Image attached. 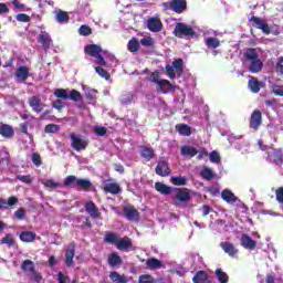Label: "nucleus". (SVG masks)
<instances>
[{
  "mask_svg": "<svg viewBox=\"0 0 283 283\" xmlns=\"http://www.w3.org/2000/svg\"><path fill=\"white\" fill-rule=\"evenodd\" d=\"M243 56L245 61H250L249 65V72L252 74H258L259 72H262V69L264 67V63L262 60H260V54L258 53L256 49L249 48L243 53Z\"/></svg>",
  "mask_w": 283,
  "mask_h": 283,
  "instance_id": "1",
  "label": "nucleus"
},
{
  "mask_svg": "<svg viewBox=\"0 0 283 283\" xmlns=\"http://www.w3.org/2000/svg\"><path fill=\"white\" fill-rule=\"evenodd\" d=\"M103 52V48L98 44H87L84 46V54L86 56H92V59H95L96 65H107V62L105 61V57L101 55Z\"/></svg>",
  "mask_w": 283,
  "mask_h": 283,
  "instance_id": "2",
  "label": "nucleus"
},
{
  "mask_svg": "<svg viewBox=\"0 0 283 283\" xmlns=\"http://www.w3.org/2000/svg\"><path fill=\"white\" fill-rule=\"evenodd\" d=\"M174 36L177 39H189L196 36V31L193 27L188 25L185 22H178L172 31Z\"/></svg>",
  "mask_w": 283,
  "mask_h": 283,
  "instance_id": "3",
  "label": "nucleus"
},
{
  "mask_svg": "<svg viewBox=\"0 0 283 283\" xmlns=\"http://www.w3.org/2000/svg\"><path fill=\"white\" fill-rule=\"evenodd\" d=\"M70 139L71 147L74 151H85L90 147V139L81 134L72 133Z\"/></svg>",
  "mask_w": 283,
  "mask_h": 283,
  "instance_id": "4",
  "label": "nucleus"
},
{
  "mask_svg": "<svg viewBox=\"0 0 283 283\" xmlns=\"http://www.w3.org/2000/svg\"><path fill=\"white\" fill-rule=\"evenodd\" d=\"M249 23L252 28H255V30H261L263 34H271V27L269 25V22H266V20L252 15L249 19Z\"/></svg>",
  "mask_w": 283,
  "mask_h": 283,
  "instance_id": "5",
  "label": "nucleus"
},
{
  "mask_svg": "<svg viewBox=\"0 0 283 283\" xmlns=\"http://www.w3.org/2000/svg\"><path fill=\"white\" fill-rule=\"evenodd\" d=\"M248 88L252 94H259L260 90H264L266 87V83L260 81L258 77L250 75L248 76Z\"/></svg>",
  "mask_w": 283,
  "mask_h": 283,
  "instance_id": "6",
  "label": "nucleus"
},
{
  "mask_svg": "<svg viewBox=\"0 0 283 283\" xmlns=\"http://www.w3.org/2000/svg\"><path fill=\"white\" fill-rule=\"evenodd\" d=\"M29 106L32 108V112H35L36 114H41L43 109L45 108V104L41 101L40 95H33L28 98Z\"/></svg>",
  "mask_w": 283,
  "mask_h": 283,
  "instance_id": "7",
  "label": "nucleus"
},
{
  "mask_svg": "<svg viewBox=\"0 0 283 283\" xmlns=\"http://www.w3.org/2000/svg\"><path fill=\"white\" fill-rule=\"evenodd\" d=\"M84 209L86 213H88V216L93 218V220H103V214L101 213V211H98V207H96V203H94V201H87L84 205Z\"/></svg>",
  "mask_w": 283,
  "mask_h": 283,
  "instance_id": "8",
  "label": "nucleus"
},
{
  "mask_svg": "<svg viewBox=\"0 0 283 283\" xmlns=\"http://www.w3.org/2000/svg\"><path fill=\"white\" fill-rule=\"evenodd\" d=\"M175 200L176 202H185L186 205L191 200V192L188 188H176L175 189Z\"/></svg>",
  "mask_w": 283,
  "mask_h": 283,
  "instance_id": "9",
  "label": "nucleus"
},
{
  "mask_svg": "<svg viewBox=\"0 0 283 283\" xmlns=\"http://www.w3.org/2000/svg\"><path fill=\"white\" fill-rule=\"evenodd\" d=\"M268 163H274L275 166L282 168L283 153L282 149H273L268 153Z\"/></svg>",
  "mask_w": 283,
  "mask_h": 283,
  "instance_id": "10",
  "label": "nucleus"
},
{
  "mask_svg": "<svg viewBox=\"0 0 283 283\" xmlns=\"http://www.w3.org/2000/svg\"><path fill=\"white\" fill-rule=\"evenodd\" d=\"M260 125H262V112L260 109H254L250 117V129L258 132Z\"/></svg>",
  "mask_w": 283,
  "mask_h": 283,
  "instance_id": "11",
  "label": "nucleus"
},
{
  "mask_svg": "<svg viewBox=\"0 0 283 283\" xmlns=\"http://www.w3.org/2000/svg\"><path fill=\"white\" fill-rule=\"evenodd\" d=\"M155 172L157 176H161V178H167V176H171V168H169V163L165 160H159L156 168Z\"/></svg>",
  "mask_w": 283,
  "mask_h": 283,
  "instance_id": "12",
  "label": "nucleus"
},
{
  "mask_svg": "<svg viewBox=\"0 0 283 283\" xmlns=\"http://www.w3.org/2000/svg\"><path fill=\"white\" fill-rule=\"evenodd\" d=\"M14 75H15V78L20 81V83H25V81L30 78V67H28L27 65L19 66L15 70Z\"/></svg>",
  "mask_w": 283,
  "mask_h": 283,
  "instance_id": "13",
  "label": "nucleus"
},
{
  "mask_svg": "<svg viewBox=\"0 0 283 283\" xmlns=\"http://www.w3.org/2000/svg\"><path fill=\"white\" fill-rule=\"evenodd\" d=\"M170 10L177 14H182L187 10V0H171Z\"/></svg>",
  "mask_w": 283,
  "mask_h": 283,
  "instance_id": "14",
  "label": "nucleus"
},
{
  "mask_svg": "<svg viewBox=\"0 0 283 283\" xmlns=\"http://www.w3.org/2000/svg\"><path fill=\"white\" fill-rule=\"evenodd\" d=\"M220 247L222 251H224V253H227L230 258H235V255H238L239 253V250L237 249V247L229 241L221 242Z\"/></svg>",
  "mask_w": 283,
  "mask_h": 283,
  "instance_id": "15",
  "label": "nucleus"
},
{
  "mask_svg": "<svg viewBox=\"0 0 283 283\" xmlns=\"http://www.w3.org/2000/svg\"><path fill=\"white\" fill-rule=\"evenodd\" d=\"M74 255H76V249L74 243H71L66 249L65 264L70 269L74 266Z\"/></svg>",
  "mask_w": 283,
  "mask_h": 283,
  "instance_id": "16",
  "label": "nucleus"
},
{
  "mask_svg": "<svg viewBox=\"0 0 283 283\" xmlns=\"http://www.w3.org/2000/svg\"><path fill=\"white\" fill-rule=\"evenodd\" d=\"M124 216L127 220H138L140 218V213L134 206H125L123 208Z\"/></svg>",
  "mask_w": 283,
  "mask_h": 283,
  "instance_id": "17",
  "label": "nucleus"
},
{
  "mask_svg": "<svg viewBox=\"0 0 283 283\" xmlns=\"http://www.w3.org/2000/svg\"><path fill=\"white\" fill-rule=\"evenodd\" d=\"M158 91L161 94H174V92H176V86H174V84H171V82L168 80H160Z\"/></svg>",
  "mask_w": 283,
  "mask_h": 283,
  "instance_id": "18",
  "label": "nucleus"
},
{
  "mask_svg": "<svg viewBox=\"0 0 283 283\" xmlns=\"http://www.w3.org/2000/svg\"><path fill=\"white\" fill-rule=\"evenodd\" d=\"M147 28L149 32H160L163 30V21L159 18H149Z\"/></svg>",
  "mask_w": 283,
  "mask_h": 283,
  "instance_id": "19",
  "label": "nucleus"
},
{
  "mask_svg": "<svg viewBox=\"0 0 283 283\" xmlns=\"http://www.w3.org/2000/svg\"><path fill=\"white\" fill-rule=\"evenodd\" d=\"M38 41L41 43L43 50H50V46L52 45V38L50 36V33L45 31H41Z\"/></svg>",
  "mask_w": 283,
  "mask_h": 283,
  "instance_id": "20",
  "label": "nucleus"
},
{
  "mask_svg": "<svg viewBox=\"0 0 283 283\" xmlns=\"http://www.w3.org/2000/svg\"><path fill=\"white\" fill-rule=\"evenodd\" d=\"M241 247H243V249H249L250 251H255L258 242H255V240H252L249 234H243L241 237Z\"/></svg>",
  "mask_w": 283,
  "mask_h": 283,
  "instance_id": "21",
  "label": "nucleus"
},
{
  "mask_svg": "<svg viewBox=\"0 0 283 283\" xmlns=\"http://www.w3.org/2000/svg\"><path fill=\"white\" fill-rule=\"evenodd\" d=\"M105 193H112L113 196H118L120 193V185L117 182H106L103 187Z\"/></svg>",
  "mask_w": 283,
  "mask_h": 283,
  "instance_id": "22",
  "label": "nucleus"
},
{
  "mask_svg": "<svg viewBox=\"0 0 283 283\" xmlns=\"http://www.w3.org/2000/svg\"><path fill=\"white\" fill-rule=\"evenodd\" d=\"M140 156L144 158V160L149 163V160H153V158H156V153L154 151V148L143 146L140 150Z\"/></svg>",
  "mask_w": 283,
  "mask_h": 283,
  "instance_id": "23",
  "label": "nucleus"
},
{
  "mask_svg": "<svg viewBox=\"0 0 283 283\" xmlns=\"http://www.w3.org/2000/svg\"><path fill=\"white\" fill-rule=\"evenodd\" d=\"M155 189H156V191H158V192L161 193L163 196H169V195H171L172 191H174V188H172V187L167 186V185H165V184H163V182H160V181H157V182L155 184Z\"/></svg>",
  "mask_w": 283,
  "mask_h": 283,
  "instance_id": "24",
  "label": "nucleus"
},
{
  "mask_svg": "<svg viewBox=\"0 0 283 283\" xmlns=\"http://www.w3.org/2000/svg\"><path fill=\"white\" fill-rule=\"evenodd\" d=\"M108 265L114 269L116 266H120V264H123V259L120 258V255H118L116 252H113L108 255V260H107Z\"/></svg>",
  "mask_w": 283,
  "mask_h": 283,
  "instance_id": "25",
  "label": "nucleus"
},
{
  "mask_svg": "<svg viewBox=\"0 0 283 283\" xmlns=\"http://www.w3.org/2000/svg\"><path fill=\"white\" fill-rule=\"evenodd\" d=\"M108 277L113 283H128L129 282V280L127 279V276L125 274H120V273L114 272V271L108 274Z\"/></svg>",
  "mask_w": 283,
  "mask_h": 283,
  "instance_id": "26",
  "label": "nucleus"
},
{
  "mask_svg": "<svg viewBox=\"0 0 283 283\" xmlns=\"http://www.w3.org/2000/svg\"><path fill=\"white\" fill-rule=\"evenodd\" d=\"M0 135H2L3 138H13L14 137V128L8 124H2L0 126Z\"/></svg>",
  "mask_w": 283,
  "mask_h": 283,
  "instance_id": "27",
  "label": "nucleus"
},
{
  "mask_svg": "<svg viewBox=\"0 0 283 283\" xmlns=\"http://www.w3.org/2000/svg\"><path fill=\"white\" fill-rule=\"evenodd\" d=\"M209 280V274L207 271H197L192 277L193 283H206Z\"/></svg>",
  "mask_w": 283,
  "mask_h": 283,
  "instance_id": "28",
  "label": "nucleus"
},
{
  "mask_svg": "<svg viewBox=\"0 0 283 283\" xmlns=\"http://www.w3.org/2000/svg\"><path fill=\"white\" fill-rule=\"evenodd\" d=\"M133 243H132V239L126 238V239H119L117 241L116 248L118 249V251H127L128 249H132Z\"/></svg>",
  "mask_w": 283,
  "mask_h": 283,
  "instance_id": "29",
  "label": "nucleus"
},
{
  "mask_svg": "<svg viewBox=\"0 0 283 283\" xmlns=\"http://www.w3.org/2000/svg\"><path fill=\"white\" fill-rule=\"evenodd\" d=\"M198 154V149L193 146H182L181 147V156L186 158H193Z\"/></svg>",
  "mask_w": 283,
  "mask_h": 283,
  "instance_id": "30",
  "label": "nucleus"
},
{
  "mask_svg": "<svg viewBox=\"0 0 283 283\" xmlns=\"http://www.w3.org/2000/svg\"><path fill=\"white\" fill-rule=\"evenodd\" d=\"M221 198L229 203L238 202V197H235V195L229 189L221 192Z\"/></svg>",
  "mask_w": 283,
  "mask_h": 283,
  "instance_id": "31",
  "label": "nucleus"
},
{
  "mask_svg": "<svg viewBox=\"0 0 283 283\" xmlns=\"http://www.w3.org/2000/svg\"><path fill=\"white\" fill-rule=\"evenodd\" d=\"M20 240L27 243L34 242V240H36V233L32 231H23L20 233Z\"/></svg>",
  "mask_w": 283,
  "mask_h": 283,
  "instance_id": "32",
  "label": "nucleus"
},
{
  "mask_svg": "<svg viewBox=\"0 0 283 283\" xmlns=\"http://www.w3.org/2000/svg\"><path fill=\"white\" fill-rule=\"evenodd\" d=\"M34 270H35L34 261L27 259L22 262L21 271H23V273H33Z\"/></svg>",
  "mask_w": 283,
  "mask_h": 283,
  "instance_id": "33",
  "label": "nucleus"
},
{
  "mask_svg": "<svg viewBox=\"0 0 283 283\" xmlns=\"http://www.w3.org/2000/svg\"><path fill=\"white\" fill-rule=\"evenodd\" d=\"M146 265L148 266V269H150V271H154L156 269H163V261L156 258H151L146 261Z\"/></svg>",
  "mask_w": 283,
  "mask_h": 283,
  "instance_id": "34",
  "label": "nucleus"
},
{
  "mask_svg": "<svg viewBox=\"0 0 283 283\" xmlns=\"http://www.w3.org/2000/svg\"><path fill=\"white\" fill-rule=\"evenodd\" d=\"M176 129L180 136H191V127L187 124H177Z\"/></svg>",
  "mask_w": 283,
  "mask_h": 283,
  "instance_id": "35",
  "label": "nucleus"
},
{
  "mask_svg": "<svg viewBox=\"0 0 283 283\" xmlns=\"http://www.w3.org/2000/svg\"><path fill=\"white\" fill-rule=\"evenodd\" d=\"M57 23H70V14L63 10H59L55 14Z\"/></svg>",
  "mask_w": 283,
  "mask_h": 283,
  "instance_id": "36",
  "label": "nucleus"
},
{
  "mask_svg": "<svg viewBox=\"0 0 283 283\" xmlns=\"http://www.w3.org/2000/svg\"><path fill=\"white\" fill-rule=\"evenodd\" d=\"M206 45L208 50H216L220 48V40L218 38L209 36L206 39Z\"/></svg>",
  "mask_w": 283,
  "mask_h": 283,
  "instance_id": "37",
  "label": "nucleus"
},
{
  "mask_svg": "<svg viewBox=\"0 0 283 283\" xmlns=\"http://www.w3.org/2000/svg\"><path fill=\"white\" fill-rule=\"evenodd\" d=\"M118 234L115 232H106L104 237V242L107 244H118Z\"/></svg>",
  "mask_w": 283,
  "mask_h": 283,
  "instance_id": "38",
  "label": "nucleus"
},
{
  "mask_svg": "<svg viewBox=\"0 0 283 283\" xmlns=\"http://www.w3.org/2000/svg\"><path fill=\"white\" fill-rule=\"evenodd\" d=\"M214 274L217 276V280L220 282V283H229V274H227V272L222 271V269H217L214 271Z\"/></svg>",
  "mask_w": 283,
  "mask_h": 283,
  "instance_id": "39",
  "label": "nucleus"
},
{
  "mask_svg": "<svg viewBox=\"0 0 283 283\" xmlns=\"http://www.w3.org/2000/svg\"><path fill=\"white\" fill-rule=\"evenodd\" d=\"M201 178L203 180H213L216 178V174H213V170L209 167H205L200 172Z\"/></svg>",
  "mask_w": 283,
  "mask_h": 283,
  "instance_id": "40",
  "label": "nucleus"
},
{
  "mask_svg": "<svg viewBox=\"0 0 283 283\" xmlns=\"http://www.w3.org/2000/svg\"><path fill=\"white\" fill-rule=\"evenodd\" d=\"M76 185L82 191H90V189H92V181H90V179H77Z\"/></svg>",
  "mask_w": 283,
  "mask_h": 283,
  "instance_id": "41",
  "label": "nucleus"
},
{
  "mask_svg": "<svg viewBox=\"0 0 283 283\" xmlns=\"http://www.w3.org/2000/svg\"><path fill=\"white\" fill-rule=\"evenodd\" d=\"M182 59H177L172 62V69H175V72L177 73L178 78L182 76Z\"/></svg>",
  "mask_w": 283,
  "mask_h": 283,
  "instance_id": "42",
  "label": "nucleus"
},
{
  "mask_svg": "<svg viewBox=\"0 0 283 283\" xmlns=\"http://www.w3.org/2000/svg\"><path fill=\"white\" fill-rule=\"evenodd\" d=\"M170 182L176 187H185V185H187V179L182 176H175L170 178Z\"/></svg>",
  "mask_w": 283,
  "mask_h": 283,
  "instance_id": "43",
  "label": "nucleus"
},
{
  "mask_svg": "<svg viewBox=\"0 0 283 283\" xmlns=\"http://www.w3.org/2000/svg\"><path fill=\"white\" fill-rule=\"evenodd\" d=\"M0 244H7V247H9V249L14 247V235H12V233L6 234V237H3L0 240Z\"/></svg>",
  "mask_w": 283,
  "mask_h": 283,
  "instance_id": "44",
  "label": "nucleus"
},
{
  "mask_svg": "<svg viewBox=\"0 0 283 283\" xmlns=\"http://www.w3.org/2000/svg\"><path fill=\"white\" fill-rule=\"evenodd\" d=\"M138 50H140V43L136 38H133L128 42V52H138Z\"/></svg>",
  "mask_w": 283,
  "mask_h": 283,
  "instance_id": "45",
  "label": "nucleus"
},
{
  "mask_svg": "<svg viewBox=\"0 0 283 283\" xmlns=\"http://www.w3.org/2000/svg\"><path fill=\"white\" fill-rule=\"evenodd\" d=\"M95 72H96V74H98V76H101L102 78H105V81H109V78H111L109 72H107L105 69H103V65L96 66Z\"/></svg>",
  "mask_w": 283,
  "mask_h": 283,
  "instance_id": "46",
  "label": "nucleus"
},
{
  "mask_svg": "<svg viewBox=\"0 0 283 283\" xmlns=\"http://www.w3.org/2000/svg\"><path fill=\"white\" fill-rule=\"evenodd\" d=\"M54 96H56V98H62V101H67V98H70V95L67 94V91L65 88L55 90Z\"/></svg>",
  "mask_w": 283,
  "mask_h": 283,
  "instance_id": "47",
  "label": "nucleus"
},
{
  "mask_svg": "<svg viewBox=\"0 0 283 283\" xmlns=\"http://www.w3.org/2000/svg\"><path fill=\"white\" fill-rule=\"evenodd\" d=\"M59 129H61V126L56 124H49L44 127L45 134H57Z\"/></svg>",
  "mask_w": 283,
  "mask_h": 283,
  "instance_id": "48",
  "label": "nucleus"
},
{
  "mask_svg": "<svg viewBox=\"0 0 283 283\" xmlns=\"http://www.w3.org/2000/svg\"><path fill=\"white\" fill-rule=\"evenodd\" d=\"M78 178L74 175H70L64 180V187H72V185H77Z\"/></svg>",
  "mask_w": 283,
  "mask_h": 283,
  "instance_id": "49",
  "label": "nucleus"
},
{
  "mask_svg": "<svg viewBox=\"0 0 283 283\" xmlns=\"http://www.w3.org/2000/svg\"><path fill=\"white\" fill-rule=\"evenodd\" d=\"M30 280L31 282L40 283L43 280V275H41V273L35 269L30 273Z\"/></svg>",
  "mask_w": 283,
  "mask_h": 283,
  "instance_id": "50",
  "label": "nucleus"
},
{
  "mask_svg": "<svg viewBox=\"0 0 283 283\" xmlns=\"http://www.w3.org/2000/svg\"><path fill=\"white\" fill-rule=\"evenodd\" d=\"M78 34L81 36H90V34H92V28H90L88 25L82 24L78 29Z\"/></svg>",
  "mask_w": 283,
  "mask_h": 283,
  "instance_id": "51",
  "label": "nucleus"
},
{
  "mask_svg": "<svg viewBox=\"0 0 283 283\" xmlns=\"http://www.w3.org/2000/svg\"><path fill=\"white\" fill-rule=\"evenodd\" d=\"M69 98L71 101H74L75 103L81 101L82 98V95H81V92L76 91V90H71L70 93H69Z\"/></svg>",
  "mask_w": 283,
  "mask_h": 283,
  "instance_id": "52",
  "label": "nucleus"
},
{
  "mask_svg": "<svg viewBox=\"0 0 283 283\" xmlns=\"http://www.w3.org/2000/svg\"><path fill=\"white\" fill-rule=\"evenodd\" d=\"M139 283H155L154 276L150 274H142L138 279Z\"/></svg>",
  "mask_w": 283,
  "mask_h": 283,
  "instance_id": "53",
  "label": "nucleus"
},
{
  "mask_svg": "<svg viewBox=\"0 0 283 283\" xmlns=\"http://www.w3.org/2000/svg\"><path fill=\"white\" fill-rule=\"evenodd\" d=\"M17 180L24 182V185H32V176L30 175H18Z\"/></svg>",
  "mask_w": 283,
  "mask_h": 283,
  "instance_id": "54",
  "label": "nucleus"
},
{
  "mask_svg": "<svg viewBox=\"0 0 283 283\" xmlns=\"http://www.w3.org/2000/svg\"><path fill=\"white\" fill-rule=\"evenodd\" d=\"M17 21H19L20 23H30L31 18L30 15L25 14V13H18L15 15Z\"/></svg>",
  "mask_w": 283,
  "mask_h": 283,
  "instance_id": "55",
  "label": "nucleus"
},
{
  "mask_svg": "<svg viewBox=\"0 0 283 283\" xmlns=\"http://www.w3.org/2000/svg\"><path fill=\"white\" fill-rule=\"evenodd\" d=\"M96 94H98L96 90H93V88L87 90L85 92L86 101H94L96 98Z\"/></svg>",
  "mask_w": 283,
  "mask_h": 283,
  "instance_id": "56",
  "label": "nucleus"
},
{
  "mask_svg": "<svg viewBox=\"0 0 283 283\" xmlns=\"http://www.w3.org/2000/svg\"><path fill=\"white\" fill-rule=\"evenodd\" d=\"M32 163L35 165V167H41L43 165V161L41 160V155L39 153L32 154Z\"/></svg>",
  "mask_w": 283,
  "mask_h": 283,
  "instance_id": "57",
  "label": "nucleus"
},
{
  "mask_svg": "<svg viewBox=\"0 0 283 283\" xmlns=\"http://www.w3.org/2000/svg\"><path fill=\"white\" fill-rule=\"evenodd\" d=\"M275 198H276V202L283 206V187H279L275 190Z\"/></svg>",
  "mask_w": 283,
  "mask_h": 283,
  "instance_id": "58",
  "label": "nucleus"
},
{
  "mask_svg": "<svg viewBox=\"0 0 283 283\" xmlns=\"http://www.w3.org/2000/svg\"><path fill=\"white\" fill-rule=\"evenodd\" d=\"M166 74L171 80L176 78V69L169 64L166 65Z\"/></svg>",
  "mask_w": 283,
  "mask_h": 283,
  "instance_id": "59",
  "label": "nucleus"
},
{
  "mask_svg": "<svg viewBox=\"0 0 283 283\" xmlns=\"http://www.w3.org/2000/svg\"><path fill=\"white\" fill-rule=\"evenodd\" d=\"M94 133L96 136H105V134H107V128L105 126H95Z\"/></svg>",
  "mask_w": 283,
  "mask_h": 283,
  "instance_id": "60",
  "label": "nucleus"
},
{
  "mask_svg": "<svg viewBox=\"0 0 283 283\" xmlns=\"http://www.w3.org/2000/svg\"><path fill=\"white\" fill-rule=\"evenodd\" d=\"M160 72H158V71H155V72H153L151 74H150V81H151V83H156V85H158L159 86V83H160Z\"/></svg>",
  "mask_w": 283,
  "mask_h": 283,
  "instance_id": "61",
  "label": "nucleus"
},
{
  "mask_svg": "<svg viewBox=\"0 0 283 283\" xmlns=\"http://www.w3.org/2000/svg\"><path fill=\"white\" fill-rule=\"evenodd\" d=\"M210 161L218 165V163H220V154H218V151H216V150L211 151L210 153Z\"/></svg>",
  "mask_w": 283,
  "mask_h": 283,
  "instance_id": "62",
  "label": "nucleus"
},
{
  "mask_svg": "<svg viewBox=\"0 0 283 283\" xmlns=\"http://www.w3.org/2000/svg\"><path fill=\"white\" fill-rule=\"evenodd\" d=\"M14 217L17 218V220H23V218H25V210L23 208H19L14 212Z\"/></svg>",
  "mask_w": 283,
  "mask_h": 283,
  "instance_id": "63",
  "label": "nucleus"
},
{
  "mask_svg": "<svg viewBox=\"0 0 283 283\" xmlns=\"http://www.w3.org/2000/svg\"><path fill=\"white\" fill-rule=\"evenodd\" d=\"M276 72L283 75V56H281L276 63Z\"/></svg>",
  "mask_w": 283,
  "mask_h": 283,
  "instance_id": "64",
  "label": "nucleus"
}]
</instances>
